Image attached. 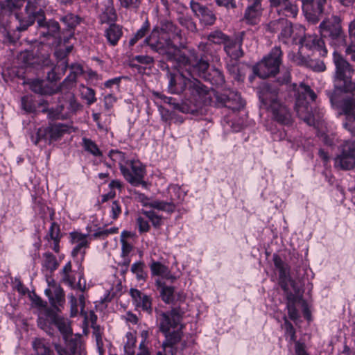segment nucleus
<instances>
[{
  "mask_svg": "<svg viewBox=\"0 0 355 355\" xmlns=\"http://www.w3.org/2000/svg\"><path fill=\"white\" fill-rule=\"evenodd\" d=\"M116 97L113 94H108L104 96V106L107 110H110L116 102Z\"/></svg>",
  "mask_w": 355,
  "mask_h": 355,
  "instance_id": "0e129e2a",
  "label": "nucleus"
},
{
  "mask_svg": "<svg viewBox=\"0 0 355 355\" xmlns=\"http://www.w3.org/2000/svg\"><path fill=\"white\" fill-rule=\"evenodd\" d=\"M133 60L143 64H150L153 62V58L147 55H136Z\"/></svg>",
  "mask_w": 355,
  "mask_h": 355,
  "instance_id": "774afa93",
  "label": "nucleus"
},
{
  "mask_svg": "<svg viewBox=\"0 0 355 355\" xmlns=\"http://www.w3.org/2000/svg\"><path fill=\"white\" fill-rule=\"evenodd\" d=\"M60 226L55 222H53L49 230V232L46 236V239L49 241L50 240L53 241L60 239Z\"/></svg>",
  "mask_w": 355,
  "mask_h": 355,
  "instance_id": "3c124183",
  "label": "nucleus"
},
{
  "mask_svg": "<svg viewBox=\"0 0 355 355\" xmlns=\"http://www.w3.org/2000/svg\"><path fill=\"white\" fill-rule=\"evenodd\" d=\"M55 349L58 355H75L74 353V345L73 344H70V351L66 352L62 348H61V344L54 343L53 344Z\"/></svg>",
  "mask_w": 355,
  "mask_h": 355,
  "instance_id": "69168bd1",
  "label": "nucleus"
},
{
  "mask_svg": "<svg viewBox=\"0 0 355 355\" xmlns=\"http://www.w3.org/2000/svg\"><path fill=\"white\" fill-rule=\"evenodd\" d=\"M30 88L35 93L40 94H50L49 88L45 86V82L42 80L36 79L31 81L30 83Z\"/></svg>",
  "mask_w": 355,
  "mask_h": 355,
  "instance_id": "a18cd8bd",
  "label": "nucleus"
},
{
  "mask_svg": "<svg viewBox=\"0 0 355 355\" xmlns=\"http://www.w3.org/2000/svg\"><path fill=\"white\" fill-rule=\"evenodd\" d=\"M252 3L248 6L244 14L245 21L250 25L257 24L262 15L261 0H248Z\"/></svg>",
  "mask_w": 355,
  "mask_h": 355,
  "instance_id": "a878e982",
  "label": "nucleus"
},
{
  "mask_svg": "<svg viewBox=\"0 0 355 355\" xmlns=\"http://www.w3.org/2000/svg\"><path fill=\"white\" fill-rule=\"evenodd\" d=\"M174 288L172 286H164L161 291V297L164 302L170 303L173 300Z\"/></svg>",
  "mask_w": 355,
  "mask_h": 355,
  "instance_id": "864d4df0",
  "label": "nucleus"
},
{
  "mask_svg": "<svg viewBox=\"0 0 355 355\" xmlns=\"http://www.w3.org/2000/svg\"><path fill=\"white\" fill-rule=\"evenodd\" d=\"M69 29L74 28L80 22V18L74 14L68 13L60 19Z\"/></svg>",
  "mask_w": 355,
  "mask_h": 355,
  "instance_id": "de8ad7c7",
  "label": "nucleus"
},
{
  "mask_svg": "<svg viewBox=\"0 0 355 355\" xmlns=\"http://www.w3.org/2000/svg\"><path fill=\"white\" fill-rule=\"evenodd\" d=\"M121 172L125 180L132 185L146 186V182L144 180L146 173L145 168L139 161L130 160L125 167L121 166Z\"/></svg>",
  "mask_w": 355,
  "mask_h": 355,
  "instance_id": "2eb2a0df",
  "label": "nucleus"
},
{
  "mask_svg": "<svg viewBox=\"0 0 355 355\" xmlns=\"http://www.w3.org/2000/svg\"><path fill=\"white\" fill-rule=\"evenodd\" d=\"M59 266L55 257L50 252L44 254L43 266L47 270L53 272Z\"/></svg>",
  "mask_w": 355,
  "mask_h": 355,
  "instance_id": "37998d69",
  "label": "nucleus"
},
{
  "mask_svg": "<svg viewBox=\"0 0 355 355\" xmlns=\"http://www.w3.org/2000/svg\"><path fill=\"white\" fill-rule=\"evenodd\" d=\"M65 106L69 114H76L83 110V105L77 101L74 95L69 94L65 101Z\"/></svg>",
  "mask_w": 355,
  "mask_h": 355,
  "instance_id": "f704fd0d",
  "label": "nucleus"
},
{
  "mask_svg": "<svg viewBox=\"0 0 355 355\" xmlns=\"http://www.w3.org/2000/svg\"><path fill=\"white\" fill-rule=\"evenodd\" d=\"M329 98L332 107L338 110L340 115L345 116L344 128L355 137V98L345 95L340 89L329 93Z\"/></svg>",
  "mask_w": 355,
  "mask_h": 355,
  "instance_id": "423d86ee",
  "label": "nucleus"
},
{
  "mask_svg": "<svg viewBox=\"0 0 355 355\" xmlns=\"http://www.w3.org/2000/svg\"><path fill=\"white\" fill-rule=\"evenodd\" d=\"M333 61L336 67L334 74L336 89H342L346 83L352 81L354 69L343 56L336 51L333 53Z\"/></svg>",
  "mask_w": 355,
  "mask_h": 355,
  "instance_id": "4468645a",
  "label": "nucleus"
},
{
  "mask_svg": "<svg viewBox=\"0 0 355 355\" xmlns=\"http://www.w3.org/2000/svg\"><path fill=\"white\" fill-rule=\"evenodd\" d=\"M137 225L139 229V232L141 234L147 232L150 230L148 221L141 216L137 218Z\"/></svg>",
  "mask_w": 355,
  "mask_h": 355,
  "instance_id": "680f3d73",
  "label": "nucleus"
},
{
  "mask_svg": "<svg viewBox=\"0 0 355 355\" xmlns=\"http://www.w3.org/2000/svg\"><path fill=\"white\" fill-rule=\"evenodd\" d=\"M335 166L344 170H349L355 166V141H345L340 155L335 159Z\"/></svg>",
  "mask_w": 355,
  "mask_h": 355,
  "instance_id": "a211bd4d",
  "label": "nucleus"
},
{
  "mask_svg": "<svg viewBox=\"0 0 355 355\" xmlns=\"http://www.w3.org/2000/svg\"><path fill=\"white\" fill-rule=\"evenodd\" d=\"M261 102L271 112L273 119L283 125H290L292 117L290 110L279 97V89L270 85H265L259 94Z\"/></svg>",
  "mask_w": 355,
  "mask_h": 355,
  "instance_id": "39448f33",
  "label": "nucleus"
},
{
  "mask_svg": "<svg viewBox=\"0 0 355 355\" xmlns=\"http://www.w3.org/2000/svg\"><path fill=\"white\" fill-rule=\"evenodd\" d=\"M122 34L121 27L115 24H110L109 28L105 31V37L108 42L112 46H115L118 43Z\"/></svg>",
  "mask_w": 355,
  "mask_h": 355,
  "instance_id": "c756f323",
  "label": "nucleus"
},
{
  "mask_svg": "<svg viewBox=\"0 0 355 355\" xmlns=\"http://www.w3.org/2000/svg\"><path fill=\"white\" fill-rule=\"evenodd\" d=\"M277 8V12L279 15H284L287 17H295L298 13L297 6L289 0H284L279 5H275Z\"/></svg>",
  "mask_w": 355,
  "mask_h": 355,
  "instance_id": "c85d7f7f",
  "label": "nucleus"
},
{
  "mask_svg": "<svg viewBox=\"0 0 355 355\" xmlns=\"http://www.w3.org/2000/svg\"><path fill=\"white\" fill-rule=\"evenodd\" d=\"M308 67L317 72L324 71L326 69V66L323 61L319 60L310 59Z\"/></svg>",
  "mask_w": 355,
  "mask_h": 355,
  "instance_id": "13d9d810",
  "label": "nucleus"
},
{
  "mask_svg": "<svg viewBox=\"0 0 355 355\" xmlns=\"http://www.w3.org/2000/svg\"><path fill=\"white\" fill-rule=\"evenodd\" d=\"M300 37L299 43L302 46L311 50H316L319 52L321 56H326L327 54V49L324 46V42L322 38H320L315 35H298Z\"/></svg>",
  "mask_w": 355,
  "mask_h": 355,
  "instance_id": "b1692460",
  "label": "nucleus"
},
{
  "mask_svg": "<svg viewBox=\"0 0 355 355\" xmlns=\"http://www.w3.org/2000/svg\"><path fill=\"white\" fill-rule=\"evenodd\" d=\"M48 288L44 290L45 295L48 297L51 305L54 309L60 311V307H63L65 303V296L63 289L54 279L47 280Z\"/></svg>",
  "mask_w": 355,
  "mask_h": 355,
  "instance_id": "412c9836",
  "label": "nucleus"
},
{
  "mask_svg": "<svg viewBox=\"0 0 355 355\" xmlns=\"http://www.w3.org/2000/svg\"><path fill=\"white\" fill-rule=\"evenodd\" d=\"M341 19L338 15L324 19L320 24L322 37L327 38L332 45L341 46L345 44V35L340 26Z\"/></svg>",
  "mask_w": 355,
  "mask_h": 355,
  "instance_id": "9b49d317",
  "label": "nucleus"
},
{
  "mask_svg": "<svg viewBox=\"0 0 355 355\" xmlns=\"http://www.w3.org/2000/svg\"><path fill=\"white\" fill-rule=\"evenodd\" d=\"M38 26L39 37L42 43L47 42L51 39L60 37V27L59 23L55 20H46L45 17L39 18L37 20Z\"/></svg>",
  "mask_w": 355,
  "mask_h": 355,
  "instance_id": "6ab92c4d",
  "label": "nucleus"
},
{
  "mask_svg": "<svg viewBox=\"0 0 355 355\" xmlns=\"http://www.w3.org/2000/svg\"><path fill=\"white\" fill-rule=\"evenodd\" d=\"M70 303V309H71V315L76 316L78 313V302L76 297L73 295H69L68 296Z\"/></svg>",
  "mask_w": 355,
  "mask_h": 355,
  "instance_id": "338daca9",
  "label": "nucleus"
},
{
  "mask_svg": "<svg viewBox=\"0 0 355 355\" xmlns=\"http://www.w3.org/2000/svg\"><path fill=\"white\" fill-rule=\"evenodd\" d=\"M160 34L165 37H170L173 44H177L179 48L185 49L186 42L182 35L181 30L177 27L173 22L165 21L162 22L161 27L159 28Z\"/></svg>",
  "mask_w": 355,
  "mask_h": 355,
  "instance_id": "5701e85b",
  "label": "nucleus"
},
{
  "mask_svg": "<svg viewBox=\"0 0 355 355\" xmlns=\"http://www.w3.org/2000/svg\"><path fill=\"white\" fill-rule=\"evenodd\" d=\"M284 327L286 329V336L289 337L290 340L291 342H297L296 341V334L295 330L293 326V324L287 320L286 317H284Z\"/></svg>",
  "mask_w": 355,
  "mask_h": 355,
  "instance_id": "6e6d98bb",
  "label": "nucleus"
},
{
  "mask_svg": "<svg viewBox=\"0 0 355 355\" xmlns=\"http://www.w3.org/2000/svg\"><path fill=\"white\" fill-rule=\"evenodd\" d=\"M62 71L58 69L57 67H52L50 71L47 72L46 78L50 82H55L59 80L62 75Z\"/></svg>",
  "mask_w": 355,
  "mask_h": 355,
  "instance_id": "4d7b16f0",
  "label": "nucleus"
},
{
  "mask_svg": "<svg viewBox=\"0 0 355 355\" xmlns=\"http://www.w3.org/2000/svg\"><path fill=\"white\" fill-rule=\"evenodd\" d=\"M37 325L49 335H53L51 325H55L62 335L64 341L65 345L62 346L61 345V348L67 352L70 351L69 345L73 344L74 345V353H76L80 340L79 338L72 336V330L69 320L67 318L58 315L54 309L48 308L39 315Z\"/></svg>",
  "mask_w": 355,
  "mask_h": 355,
  "instance_id": "f03ea898",
  "label": "nucleus"
},
{
  "mask_svg": "<svg viewBox=\"0 0 355 355\" xmlns=\"http://www.w3.org/2000/svg\"><path fill=\"white\" fill-rule=\"evenodd\" d=\"M302 9L306 19L316 23L320 18L331 14V0H317L311 2L302 0Z\"/></svg>",
  "mask_w": 355,
  "mask_h": 355,
  "instance_id": "f8f14e48",
  "label": "nucleus"
},
{
  "mask_svg": "<svg viewBox=\"0 0 355 355\" xmlns=\"http://www.w3.org/2000/svg\"><path fill=\"white\" fill-rule=\"evenodd\" d=\"M55 56L58 60V69H60L62 73H64L68 68L67 55L62 48H60L55 51Z\"/></svg>",
  "mask_w": 355,
  "mask_h": 355,
  "instance_id": "a19ab883",
  "label": "nucleus"
},
{
  "mask_svg": "<svg viewBox=\"0 0 355 355\" xmlns=\"http://www.w3.org/2000/svg\"><path fill=\"white\" fill-rule=\"evenodd\" d=\"M168 78V88L172 94H180L187 89L189 99H211L208 88L196 78H187L182 73H169Z\"/></svg>",
  "mask_w": 355,
  "mask_h": 355,
  "instance_id": "20e7f679",
  "label": "nucleus"
},
{
  "mask_svg": "<svg viewBox=\"0 0 355 355\" xmlns=\"http://www.w3.org/2000/svg\"><path fill=\"white\" fill-rule=\"evenodd\" d=\"M135 306L137 309H141L148 314H152L153 313L152 300L147 295H144V297H141V299L137 302Z\"/></svg>",
  "mask_w": 355,
  "mask_h": 355,
  "instance_id": "49530a36",
  "label": "nucleus"
},
{
  "mask_svg": "<svg viewBox=\"0 0 355 355\" xmlns=\"http://www.w3.org/2000/svg\"><path fill=\"white\" fill-rule=\"evenodd\" d=\"M191 8L193 12L207 24H212L215 21L214 15L205 6L198 2L191 1Z\"/></svg>",
  "mask_w": 355,
  "mask_h": 355,
  "instance_id": "cd10ccee",
  "label": "nucleus"
},
{
  "mask_svg": "<svg viewBox=\"0 0 355 355\" xmlns=\"http://www.w3.org/2000/svg\"><path fill=\"white\" fill-rule=\"evenodd\" d=\"M21 107L26 112H33L35 109L32 98L27 96L21 98Z\"/></svg>",
  "mask_w": 355,
  "mask_h": 355,
  "instance_id": "bf43d9fd",
  "label": "nucleus"
},
{
  "mask_svg": "<svg viewBox=\"0 0 355 355\" xmlns=\"http://www.w3.org/2000/svg\"><path fill=\"white\" fill-rule=\"evenodd\" d=\"M213 79L216 85H223L225 83V77L221 71L218 69L213 70Z\"/></svg>",
  "mask_w": 355,
  "mask_h": 355,
  "instance_id": "e2e57ef3",
  "label": "nucleus"
},
{
  "mask_svg": "<svg viewBox=\"0 0 355 355\" xmlns=\"http://www.w3.org/2000/svg\"><path fill=\"white\" fill-rule=\"evenodd\" d=\"M150 28V23L148 19H146L142 24L141 27L132 35V37L129 40V46H132L135 45L139 40L142 39L145 37L146 33L148 32Z\"/></svg>",
  "mask_w": 355,
  "mask_h": 355,
  "instance_id": "c9c22d12",
  "label": "nucleus"
},
{
  "mask_svg": "<svg viewBox=\"0 0 355 355\" xmlns=\"http://www.w3.org/2000/svg\"><path fill=\"white\" fill-rule=\"evenodd\" d=\"M67 132V126L63 123H54L47 128H40L38 129L36 136H32V141L37 144L39 141L44 140L49 144L52 141L60 139L64 133Z\"/></svg>",
  "mask_w": 355,
  "mask_h": 355,
  "instance_id": "f3484780",
  "label": "nucleus"
},
{
  "mask_svg": "<svg viewBox=\"0 0 355 355\" xmlns=\"http://www.w3.org/2000/svg\"><path fill=\"white\" fill-rule=\"evenodd\" d=\"M0 32L6 37L8 42L15 43L19 39V33H11L10 27L0 24Z\"/></svg>",
  "mask_w": 355,
  "mask_h": 355,
  "instance_id": "8fccbe9b",
  "label": "nucleus"
},
{
  "mask_svg": "<svg viewBox=\"0 0 355 355\" xmlns=\"http://www.w3.org/2000/svg\"><path fill=\"white\" fill-rule=\"evenodd\" d=\"M273 260L275 268L279 270V277H285L287 273V269L284 261L278 256H275Z\"/></svg>",
  "mask_w": 355,
  "mask_h": 355,
  "instance_id": "5fc2aeb1",
  "label": "nucleus"
},
{
  "mask_svg": "<svg viewBox=\"0 0 355 355\" xmlns=\"http://www.w3.org/2000/svg\"><path fill=\"white\" fill-rule=\"evenodd\" d=\"M122 7L136 10L139 7L140 0H119Z\"/></svg>",
  "mask_w": 355,
  "mask_h": 355,
  "instance_id": "052dcab7",
  "label": "nucleus"
},
{
  "mask_svg": "<svg viewBox=\"0 0 355 355\" xmlns=\"http://www.w3.org/2000/svg\"><path fill=\"white\" fill-rule=\"evenodd\" d=\"M80 94L82 98L85 99L89 105L96 101V92L94 89L91 87L82 86Z\"/></svg>",
  "mask_w": 355,
  "mask_h": 355,
  "instance_id": "c03bdc74",
  "label": "nucleus"
},
{
  "mask_svg": "<svg viewBox=\"0 0 355 355\" xmlns=\"http://www.w3.org/2000/svg\"><path fill=\"white\" fill-rule=\"evenodd\" d=\"M211 44L209 42H200L198 46V49L200 52L199 55L196 51L193 49L189 51V56H187L189 60L187 63H179V65L185 67H188V69L196 71L199 76L206 78V72L209 69V64L208 60L205 58L211 53Z\"/></svg>",
  "mask_w": 355,
  "mask_h": 355,
  "instance_id": "1a4fd4ad",
  "label": "nucleus"
},
{
  "mask_svg": "<svg viewBox=\"0 0 355 355\" xmlns=\"http://www.w3.org/2000/svg\"><path fill=\"white\" fill-rule=\"evenodd\" d=\"M44 48L46 49V50H44V53H37V61H35V58L33 55V53L30 52H26L24 54L23 58L24 61L26 64L29 65H33L35 64H38L39 65H41L44 67H52L53 63L51 62V60L49 59V51L50 49L49 44L44 45Z\"/></svg>",
  "mask_w": 355,
  "mask_h": 355,
  "instance_id": "bb28decb",
  "label": "nucleus"
},
{
  "mask_svg": "<svg viewBox=\"0 0 355 355\" xmlns=\"http://www.w3.org/2000/svg\"><path fill=\"white\" fill-rule=\"evenodd\" d=\"M70 69L71 73L62 82L61 87L65 85L71 86L76 82L77 77L83 73V67L79 64H72Z\"/></svg>",
  "mask_w": 355,
  "mask_h": 355,
  "instance_id": "473e14b6",
  "label": "nucleus"
},
{
  "mask_svg": "<svg viewBox=\"0 0 355 355\" xmlns=\"http://www.w3.org/2000/svg\"><path fill=\"white\" fill-rule=\"evenodd\" d=\"M229 38L230 37L227 35H225L220 31H212L207 36V40L211 44H224V46L225 45V42L228 40Z\"/></svg>",
  "mask_w": 355,
  "mask_h": 355,
  "instance_id": "ea45409f",
  "label": "nucleus"
},
{
  "mask_svg": "<svg viewBox=\"0 0 355 355\" xmlns=\"http://www.w3.org/2000/svg\"><path fill=\"white\" fill-rule=\"evenodd\" d=\"M82 146L85 151L95 157L102 155V152L100 150L98 146L90 139L83 137L82 139Z\"/></svg>",
  "mask_w": 355,
  "mask_h": 355,
  "instance_id": "e433bc0d",
  "label": "nucleus"
},
{
  "mask_svg": "<svg viewBox=\"0 0 355 355\" xmlns=\"http://www.w3.org/2000/svg\"><path fill=\"white\" fill-rule=\"evenodd\" d=\"M33 347L36 355H54L53 351L44 339L35 338L33 341Z\"/></svg>",
  "mask_w": 355,
  "mask_h": 355,
  "instance_id": "2f4dec72",
  "label": "nucleus"
},
{
  "mask_svg": "<svg viewBox=\"0 0 355 355\" xmlns=\"http://www.w3.org/2000/svg\"><path fill=\"white\" fill-rule=\"evenodd\" d=\"M216 99L221 106L232 110H239L245 105V101L242 99L240 94L232 90H225L221 93H216Z\"/></svg>",
  "mask_w": 355,
  "mask_h": 355,
  "instance_id": "aec40b11",
  "label": "nucleus"
},
{
  "mask_svg": "<svg viewBox=\"0 0 355 355\" xmlns=\"http://www.w3.org/2000/svg\"><path fill=\"white\" fill-rule=\"evenodd\" d=\"M292 87L296 96L295 109L297 114L309 125H313L315 119L309 103L315 101L316 94L309 86L303 83L293 84Z\"/></svg>",
  "mask_w": 355,
  "mask_h": 355,
  "instance_id": "0eeeda50",
  "label": "nucleus"
},
{
  "mask_svg": "<svg viewBox=\"0 0 355 355\" xmlns=\"http://www.w3.org/2000/svg\"><path fill=\"white\" fill-rule=\"evenodd\" d=\"M144 43L148 46L151 51L166 57L168 60L179 63H187L188 59L184 53H182L179 46L173 44L170 37L160 34L158 27H155L150 34L145 38Z\"/></svg>",
  "mask_w": 355,
  "mask_h": 355,
  "instance_id": "7ed1b4c3",
  "label": "nucleus"
},
{
  "mask_svg": "<svg viewBox=\"0 0 355 355\" xmlns=\"http://www.w3.org/2000/svg\"><path fill=\"white\" fill-rule=\"evenodd\" d=\"M142 214L145 215L155 227H159L162 224V216L157 214L152 210H143Z\"/></svg>",
  "mask_w": 355,
  "mask_h": 355,
  "instance_id": "603ef678",
  "label": "nucleus"
},
{
  "mask_svg": "<svg viewBox=\"0 0 355 355\" xmlns=\"http://www.w3.org/2000/svg\"><path fill=\"white\" fill-rule=\"evenodd\" d=\"M109 157L114 162L119 164L121 171V166L125 167L127 163L130 161L127 159L126 155L124 153L117 150H110L109 153Z\"/></svg>",
  "mask_w": 355,
  "mask_h": 355,
  "instance_id": "4c0bfd02",
  "label": "nucleus"
},
{
  "mask_svg": "<svg viewBox=\"0 0 355 355\" xmlns=\"http://www.w3.org/2000/svg\"><path fill=\"white\" fill-rule=\"evenodd\" d=\"M153 275L161 276L166 279H175L171 275L168 268L159 261H153L150 266Z\"/></svg>",
  "mask_w": 355,
  "mask_h": 355,
  "instance_id": "7c9ffc66",
  "label": "nucleus"
},
{
  "mask_svg": "<svg viewBox=\"0 0 355 355\" xmlns=\"http://www.w3.org/2000/svg\"><path fill=\"white\" fill-rule=\"evenodd\" d=\"M144 263L141 261L134 263L131 266V272L135 275L139 282H144L147 277V273L144 271Z\"/></svg>",
  "mask_w": 355,
  "mask_h": 355,
  "instance_id": "79ce46f5",
  "label": "nucleus"
},
{
  "mask_svg": "<svg viewBox=\"0 0 355 355\" xmlns=\"http://www.w3.org/2000/svg\"><path fill=\"white\" fill-rule=\"evenodd\" d=\"M47 4L46 0H26L24 11L15 14L19 21V25L15 27V30L19 33L24 31L34 23L36 18L44 17V9Z\"/></svg>",
  "mask_w": 355,
  "mask_h": 355,
  "instance_id": "6e6552de",
  "label": "nucleus"
},
{
  "mask_svg": "<svg viewBox=\"0 0 355 355\" xmlns=\"http://www.w3.org/2000/svg\"><path fill=\"white\" fill-rule=\"evenodd\" d=\"M115 9L112 5L106 6L100 16L101 23L114 24L116 19Z\"/></svg>",
  "mask_w": 355,
  "mask_h": 355,
  "instance_id": "58836bf2",
  "label": "nucleus"
},
{
  "mask_svg": "<svg viewBox=\"0 0 355 355\" xmlns=\"http://www.w3.org/2000/svg\"><path fill=\"white\" fill-rule=\"evenodd\" d=\"M244 35V32L238 33L232 37H230L225 42L224 50L227 55L232 60L236 61L243 56L244 53L242 49V44Z\"/></svg>",
  "mask_w": 355,
  "mask_h": 355,
  "instance_id": "4be33fe9",
  "label": "nucleus"
},
{
  "mask_svg": "<svg viewBox=\"0 0 355 355\" xmlns=\"http://www.w3.org/2000/svg\"><path fill=\"white\" fill-rule=\"evenodd\" d=\"M282 51L279 46L272 49L270 53L253 67V72L261 78L275 76L279 69L282 62Z\"/></svg>",
  "mask_w": 355,
  "mask_h": 355,
  "instance_id": "9d476101",
  "label": "nucleus"
},
{
  "mask_svg": "<svg viewBox=\"0 0 355 355\" xmlns=\"http://www.w3.org/2000/svg\"><path fill=\"white\" fill-rule=\"evenodd\" d=\"M288 57L289 60L293 62L294 64L300 66H304L308 67L309 62L310 59L302 55L300 53H293L291 52L288 53Z\"/></svg>",
  "mask_w": 355,
  "mask_h": 355,
  "instance_id": "09e8293b",
  "label": "nucleus"
},
{
  "mask_svg": "<svg viewBox=\"0 0 355 355\" xmlns=\"http://www.w3.org/2000/svg\"><path fill=\"white\" fill-rule=\"evenodd\" d=\"M268 26L271 32H276L278 30H281L279 39L284 44L288 43L291 37H293V41L297 42L296 35H302L304 32V28L303 26H295L293 27L291 22L282 17L271 21Z\"/></svg>",
  "mask_w": 355,
  "mask_h": 355,
  "instance_id": "ddd939ff",
  "label": "nucleus"
},
{
  "mask_svg": "<svg viewBox=\"0 0 355 355\" xmlns=\"http://www.w3.org/2000/svg\"><path fill=\"white\" fill-rule=\"evenodd\" d=\"M71 243L74 245L71 251V255L73 258L81 256L83 259L86 252V249L89 246V241L87 239V234H83L77 232L70 233Z\"/></svg>",
  "mask_w": 355,
  "mask_h": 355,
  "instance_id": "393cba45",
  "label": "nucleus"
},
{
  "mask_svg": "<svg viewBox=\"0 0 355 355\" xmlns=\"http://www.w3.org/2000/svg\"><path fill=\"white\" fill-rule=\"evenodd\" d=\"M155 313L159 330L165 336L162 343L164 354L159 352L157 355H174L176 352L174 347L181 340L182 336L184 311L180 307H175L166 312L156 309Z\"/></svg>",
  "mask_w": 355,
  "mask_h": 355,
  "instance_id": "f257e3e1",
  "label": "nucleus"
},
{
  "mask_svg": "<svg viewBox=\"0 0 355 355\" xmlns=\"http://www.w3.org/2000/svg\"><path fill=\"white\" fill-rule=\"evenodd\" d=\"M150 207L168 213H173L175 211L176 206L173 202L155 200H151Z\"/></svg>",
  "mask_w": 355,
  "mask_h": 355,
  "instance_id": "72a5a7b5",
  "label": "nucleus"
},
{
  "mask_svg": "<svg viewBox=\"0 0 355 355\" xmlns=\"http://www.w3.org/2000/svg\"><path fill=\"white\" fill-rule=\"evenodd\" d=\"M168 100L164 102L175 110L182 113L196 114L202 111V107L209 105L211 99H185L181 103L175 101V98L168 97Z\"/></svg>",
  "mask_w": 355,
  "mask_h": 355,
  "instance_id": "dca6fc26",
  "label": "nucleus"
}]
</instances>
